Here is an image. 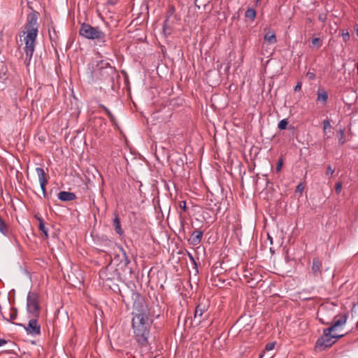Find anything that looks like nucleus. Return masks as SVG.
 Wrapping results in <instances>:
<instances>
[{"mask_svg": "<svg viewBox=\"0 0 358 358\" xmlns=\"http://www.w3.org/2000/svg\"><path fill=\"white\" fill-rule=\"evenodd\" d=\"M38 19V12L33 11L30 13L27 17V22L24 27L25 31H23V34H27L24 38L25 43L24 52L26 55L24 63L27 66L29 64L35 50L36 41L39 28Z\"/></svg>", "mask_w": 358, "mask_h": 358, "instance_id": "1", "label": "nucleus"}, {"mask_svg": "<svg viewBox=\"0 0 358 358\" xmlns=\"http://www.w3.org/2000/svg\"><path fill=\"white\" fill-rule=\"evenodd\" d=\"M347 319L348 313L334 316L331 326L324 329L323 335L317 338L315 346V350L320 351L330 348L337 339L342 338L344 334H337L334 331L338 327L344 325Z\"/></svg>", "mask_w": 358, "mask_h": 358, "instance_id": "2", "label": "nucleus"}, {"mask_svg": "<svg viewBox=\"0 0 358 358\" xmlns=\"http://www.w3.org/2000/svg\"><path fill=\"white\" fill-rule=\"evenodd\" d=\"M116 70L109 63L103 60L88 64L87 77L90 84L101 81H113Z\"/></svg>", "mask_w": 358, "mask_h": 358, "instance_id": "3", "label": "nucleus"}, {"mask_svg": "<svg viewBox=\"0 0 358 358\" xmlns=\"http://www.w3.org/2000/svg\"><path fill=\"white\" fill-rule=\"evenodd\" d=\"M134 338L141 347H146L149 342L150 324L144 316H134L131 320Z\"/></svg>", "mask_w": 358, "mask_h": 358, "instance_id": "4", "label": "nucleus"}, {"mask_svg": "<svg viewBox=\"0 0 358 358\" xmlns=\"http://www.w3.org/2000/svg\"><path fill=\"white\" fill-rule=\"evenodd\" d=\"M79 34L85 38L96 40L99 46L106 45V34L99 27H92L90 24L83 23L79 29Z\"/></svg>", "mask_w": 358, "mask_h": 358, "instance_id": "5", "label": "nucleus"}, {"mask_svg": "<svg viewBox=\"0 0 358 358\" xmlns=\"http://www.w3.org/2000/svg\"><path fill=\"white\" fill-rule=\"evenodd\" d=\"M132 299L134 316H144L145 319H148V307L142 296L138 293H134Z\"/></svg>", "mask_w": 358, "mask_h": 358, "instance_id": "6", "label": "nucleus"}, {"mask_svg": "<svg viewBox=\"0 0 358 358\" xmlns=\"http://www.w3.org/2000/svg\"><path fill=\"white\" fill-rule=\"evenodd\" d=\"M27 309L29 313L34 317L38 316L40 308L38 304V294L36 292H29L27 297Z\"/></svg>", "mask_w": 358, "mask_h": 358, "instance_id": "7", "label": "nucleus"}, {"mask_svg": "<svg viewBox=\"0 0 358 358\" xmlns=\"http://www.w3.org/2000/svg\"><path fill=\"white\" fill-rule=\"evenodd\" d=\"M13 324L17 326L23 327L25 329L27 334L31 335L33 336L39 335L41 334V327L40 325H38L36 319L30 320L27 327L20 323L13 322Z\"/></svg>", "mask_w": 358, "mask_h": 358, "instance_id": "8", "label": "nucleus"}, {"mask_svg": "<svg viewBox=\"0 0 358 358\" xmlns=\"http://www.w3.org/2000/svg\"><path fill=\"white\" fill-rule=\"evenodd\" d=\"M36 172L37 173L38 181L40 183V187L43 192V196L44 198H47V193L45 189V185L48 183V180L45 178V173L43 169L41 167L36 168Z\"/></svg>", "mask_w": 358, "mask_h": 358, "instance_id": "9", "label": "nucleus"}, {"mask_svg": "<svg viewBox=\"0 0 358 358\" xmlns=\"http://www.w3.org/2000/svg\"><path fill=\"white\" fill-rule=\"evenodd\" d=\"M322 263L318 257H315L313 259L311 266V273L315 278H321L322 275Z\"/></svg>", "mask_w": 358, "mask_h": 358, "instance_id": "10", "label": "nucleus"}, {"mask_svg": "<svg viewBox=\"0 0 358 358\" xmlns=\"http://www.w3.org/2000/svg\"><path fill=\"white\" fill-rule=\"evenodd\" d=\"M175 12V8L173 6H171L166 13V20L163 25V31L164 34H171V25L169 24V18L174 15Z\"/></svg>", "mask_w": 358, "mask_h": 358, "instance_id": "11", "label": "nucleus"}, {"mask_svg": "<svg viewBox=\"0 0 358 358\" xmlns=\"http://www.w3.org/2000/svg\"><path fill=\"white\" fill-rule=\"evenodd\" d=\"M202 236H203L202 231L197 230V229L194 230L192 233L191 236H190L189 239L188 240L189 243L194 246L199 245L201 242Z\"/></svg>", "mask_w": 358, "mask_h": 358, "instance_id": "12", "label": "nucleus"}, {"mask_svg": "<svg viewBox=\"0 0 358 358\" xmlns=\"http://www.w3.org/2000/svg\"><path fill=\"white\" fill-rule=\"evenodd\" d=\"M58 199L62 201H70L76 199V196L73 192L61 191L58 194Z\"/></svg>", "mask_w": 358, "mask_h": 358, "instance_id": "13", "label": "nucleus"}, {"mask_svg": "<svg viewBox=\"0 0 358 358\" xmlns=\"http://www.w3.org/2000/svg\"><path fill=\"white\" fill-rule=\"evenodd\" d=\"M113 225L115 232L120 236L124 235V231L122 229L120 219L117 213H114V218L113 221Z\"/></svg>", "mask_w": 358, "mask_h": 358, "instance_id": "14", "label": "nucleus"}, {"mask_svg": "<svg viewBox=\"0 0 358 358\" xmlns=\"http://www.w3.org/2000/svg\"><path fill=\"white\" fill-rule=\"evenodd\" d=\"M207 308L206 304L203 303H199L198 306L195 308L194 312V319H197L198 317H201L203 313L206 311Z\"/></svg>", "mask_w": 358, "mask_h": 358, "instance_id": "15", "label": "nucleus"}, {"mask_svg": "<svg viewBox=\"0 0 358 358\" xmlns=\"http://www.w3.org/2000/svg\"><path fill=\"white\" fill-rule=\"evenodd\" d=\"M35 217L37 219V220L39 222V224H38L39 230L43 232V234L45 235V236L46 238H48V229L45 227L43 219L37 215H35Z\"/></svg>", "mask_w": 358, "mask_h": 358, "instance_id": "16", "label": "nucleus"}, {"mask_svg": "<svg viewBox=\"0 0 358 358\" xmlns=\"http://www.w3.org/2000/svg\"><path fill=\"white\" fill-rule=\"evenodd\" d=\"M264 38L266 41L268 42L270 44H274L277 41L275 34L273 31H268L264 35Z\"/></svg>", "mask_w": 358, "mask_h": 358, "instance_id": "17", "label": "nucleus"}, {"mask_svg": "<svg viewBox=\"0 0 358 358\" xmlns=\"http://www.w3.org/2000/svg\"><path fill=\"white\" fill-rule=\"evenodd\" d=\"M317 101H322L323 103H326L328 100V94L327 92L322 89V90H319L317 91Z\"/></svg>", "mask_w": 358, "mask_h": 358, "instance_id": "18", "label": "nucleus"}, {"mask_svg": "<svg viewBox=\"0 0 358 358\" xmlns=\"http://www.w3.org/2000/svg\"><path fill=\"white\" fill-rule=\"evenodd\" d=\"M2 316V318L6 320V321H8V322H10L11 320H15L17 318V308H10V318L9 320L6 318L3 315H1Z\"/></svg>", "mask_w": 358, "mask_h": 358, "instance_id": "19", "label": "nucleus"}, {"mask_svg": "<svg viewBox=\"0 0 358 358\" xmlns=\"http://www.w3.org/2000/svg\"><path fill=\"white\" fill-rule=\"evenodd\" d=\"M337 136L338 139V143L340 145H343L346 141L345 139V129H341L339 131H337Z\"/></svg>", "mask_w": 358, "mask_h": 358, "instance_id": "20", "label": "nucleus"}, {"mask_svg": "<svg viewBox=\"0 0 358 358\" xmlns=\"http://www.w3.org/2000/svg\"><path fill=\"white\" fill-rule=\"evenodd\" d=\"M256 15V10L253 8H248L245 13V17L250 19L252 21L255 19Z\"/></svg>", "mask_w": 358, "mask_h": 358, "instance_id": "21", "label": "nucleus"}, {"mask_svg": "<svg viewBox=\"0 0 358 358\" xmlns=\"http://www.w3.org/2000/svg\"><path fill=\"white\" fill-rule=\"evenodd\" d=\"M100 107L101 108H103V110L106 112V113L108 115V117H109L110 120L112 122H114L115 120V118L114 115L112 114V113L110 111V110L103 105H101Z\"/></svg>", "mask_w": 358, "mask_h": 358, "instance_id": "22", "label": "nucleus"}, {"mask_svg": "<svg viewBox=\"0 0 358 358\" xmlns=\"http://www.w3.org/2000/svg\"><path fill=\"white\" fill-rule=\"evenodd\" d=\"M287 124L288 121L286 119H282L279 122L278 127L280 130H284L287 128Z\"/></svg>", "mask_w": 358, "mask_h": 358, "instance_id": "23", "label": "nucleus"}, {"mask_svg": "<svg viewBox=\"0 0 358 358\" xmlns=\"http://www.w3.org/2000/svg\"><path fill=\"white\" fill-rule=\"evenodd\" d=\"M304 190V185L303 183H299L296 188V193L301 194Z\"/></svg>", "mask_w": 358, "mask_h": 358, "instance_id": "24", "label": "nucleus"}, {"mask_svg": "<svg viewBox=\"0 0 358 358\" xmlns=\"http://www.w3.org/2000/svg\"><path fill=\"white\" fill-rule=\"evenodd\" d=\"M274 347H275V343H273V342L268 343L265 346L264 350L265 351H271V350H273Z\"/></svg>", "mask_w": 358, "mask_h": 358, "instance_id": "25", "label": "nucleus"}, {"mask_svg": "<svg viewBox=\"0 0 358 358\" xmlns=\"http://www.w3.org/2000/svg\"><path fill=\"white\" fill-rule=\"evenodd\" d=\"M341 189H342V182H336V186H335V191H336V194H339L341 192Z\"/></svg>", "mask_w": 358, "mask_h": 358, "instance_id": "26", "label": "nucleus"}, {"mask_svg": "<svg viewBox=\"0 0 358 358\" xmlns=\"http://www.w3.org/2000/svg\"><path fill=\"white\" fill-rule=\"evenodd\" d=\"M334 169H333L331 166H328L327 171H326V175L329 177H331L332 175L334 174Z\"/></svg>", "mask_w": 358, "mask_h": 358, "instance_id": "27", "label": "nucleus"}, {"mask_svg": "<svg viewBox=\"0 0 358 358\" xmlns=\"http://www.w3.org/2000/svg\"><path fill=\"white\" fill-rule=\"evenodd\" d=\"M328 127H331V124H330L329 120L327 119V120H324L323 121V129H324V131H326V129Z\"/></svg>", "mask_w": 358, "mask_h": 358, "instance_id": "28", "label": "nucleus"}, {"mask_svg": "<svg viewBox=\"0 0 358 358\" xmlns=\"http://www.w3.org/2000/svg\"><path fill=\"white\" fill-rule=\"evenodd\" d=\"M179 207L183 212H185L187 210L186 202L185 201H180L179 203Z\"/></svg>", "mask_w": 358, "mask_h": 358, "instance_id": "29", "label": "nucleus"}, {"mask_svg": "<svg viewBox=\"0 0 358 358\" xmlns=\"http://www.w3.org/2000/svg\"><path fill=\"white\" fill-rule=\"evenodd\" d=\"M343 39L345 42H347L350 40V34L348 31L343 32L342 34Z\"/></svg>", "mask_w": 358, "mask_h": 358, "instance_id": "30", "label": "nucleus"}, {"mask_svg": "<svg viewBox=\"0 0 358 358\" xmlns=\"http://www.w3.org/2000/svg\"><path fill=\"white\" fill-rule=\"evenodd\" d=\"M179 217H180V225L182 227H184V224H185V219L183 217V214H182V212L180 211L179 212Z\"/></svg>", "mask_w": 358, "mask_h": 358, "instance_id": "31", "label": "nucleus"}, {"mask_svg": "<svg viewBox=\"0 0 358 358\" xmlns=\"http://www.w3.org/2000/svg\"><path fill=\"white\" fill-rule=\"evenodd\" d=\"M282 163H283L282 159H280L278 162L277 166H276V171L277 172L280 171L282 166Z\"/></svg>", "mask_w": 358, "mask_h": 358, "instance_id": "32", "label": "nucleus"}, {"mask_svg": "<svg viewBox=\"0 0 358 358\" xmlns=\"http://www.w3.org/2000/svg\"><path fill=\"white\" fill-rule=\"evenodd\" d=\"M306 76L310 80H314L315 78V73L310 71L307 73Z\"/></svg>", "mask_w": 358, "mask_h": 358, "instance_id": "33", "label": "nucleus"}, {"mask_svg": "<svg viewBox=\"0 0 358 358\" xmlns=\"http://www.w3.org/2000/svg\"><path fill=\"white\" fill-rule=\"evenodd\" d=\"M319 42H320V38H314L312 39V43L314 45H317V46L319 47L320 46Z\"/></svg>", "mask_w": 358, "mask_h": 358, "instance_id": "34", "label": "nucleus"}, {"mask_svg": "<svg viewBox=\"0 0 358 358\" xmlns=\"http://www.w3.org/2000/svg\"><path fill=\"white\" fill-rule=\"evenodd\" d=\"M301 89V82H298L297 84L296 85V86L294 87V92H298V91H300Z\"/></svg>", "mask_w": 358, "mask_h": 358, "instance_id": "35", "label": "nucleus"}, {"mask_svg": "<svg viewBox=\"0 0 358 358\" xmlns=\"http://www.w3.org/2000/svg\"><path fill=\"white\" fill-rule=\"evenodd\" d=\"M8 343V341L3 338H0V347L3 346V345L6 344Z\"/></svg>", "mask_w": 358, "mask_h": 358, "instance_id": "36", "label": "nucleus"}, {"mask_svg": "<svg viewBox=\"0 0 358 358\" xmlns=\"http://www.w3.org/2000/svg\"><path fill=\"white\" fill-rule=\"evenodd\" d=\"M124 261H125V264H129L130 263V260H129V258L127 257L125 252H124Z\"/></svg>", "mask_w": 358, "mask_h": 358, "instance_id": "37", "label": "nucleus"}, {"mask_svg": "<svg viewBox=\"0 0 358 358\" xmlns=\"http://www.w3.org/2000/svg\"><path fill=\"white\" fill-rule=\"evenodd\" d=\"M188 256L189 257V258L192 260V261H194V258L192 257V255L190 254V253H188Z\"/></svg>", "mask_w": 358, "mask_h": 358, "instance_id": "38", "label": "nucleus"}, {"mask_svg": "<svg viewBox=\"0 0 358 358\" xmlns=\"http://www.w3.org/2000/svg\"><path fill=\"white\" fill-rule=\"evenodd\" d=\"M356 67H357V73H358V62L356 64Z\"/></svg>", "mask_w": 358, "mask_h": 358, "instance_id": "39", "label": "nucleus"}, {"mask_svg": "<svg viewBox=\"0 0 358 358\" xmlns=\"http://www.w3.org/2000/svg\"><path fill=\"white\" fill-rule=\"evenodd\" d=\"M357 36H358V29L356 30Z\"/></svg>", "mask_w": 358, "mask_h": 358, "instance_id": "40", "label": "nucleus"}, {"mask_svg": "<svg viewBox=\"0 0 358 358\" xmlns=\"http://www.w3.org/2000/svg\"><path fill=\"white\" fill-rule=\"evenodd\" d=\"M320 320L321 321V322H322V324H324V322L323 320H322L321 319H320Z\"/></svg>", "mask_w": 358, "mask_h": 358, "instance_id": "41", "label": "nucleus"}, {"mask_svg": "<svg viewBox=\"0 0 358 358\" xmlns=\"http://www.w3.org/2000/svg\"><path fill=\"white\" fill-rule=\"evenodd\" d=\"M263 356H264L263 355H260L259 358H262Z\"/></svg>", "mask_w": 358, "mask_h": 358, "instance_id": "42", "label": "nucleus"}, {"mask_svg": "<svg viewBox=\"0 0 358 358\" xmlns=\"http://www.w3.org/2000/svg\"><path fill=\"white\" fill-rule=\"evenodd\" d=\"M357 328L358 329V322H357Z\"/></svg>", "mask_w": 358, "mask_h": 358, "instance_id": "43", "label": "nucleus"}, {"mask_svg": "<svg viewBox=\"0 0 358 358\" xmlns=\"http://www.w3.org/2000/svg\"><path fill=\"white\" fill-rule=\"evenodd\" d=\"M133 358H134V357H133Z\"/></svg>", "mask_w": 358, "mask_h": 358, "instance_id": "44", "label": "nucleus"}]
</instances>
